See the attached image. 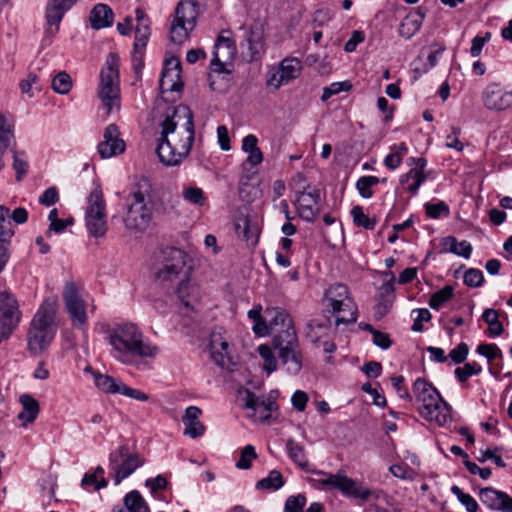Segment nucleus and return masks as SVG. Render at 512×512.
Returning a JSON list of instances; mask_svg holds the SVG:
<instances>
[{"mask_svg":"<svg viewBox=\"0 0 512 512\" xmlns=\"http://www.w3.org/2000/svg\"><path fill=\"white\" fill-rule=\"evenodd\" d=\"M301 69V61L297 58L283 59L278 68L286 84L296 79L300 75Z\"/></svg>","mask_w":512,"mask_h":512,"instance_id":"473e14b6","label":"nucleus"},{"mask_svg":"<svg viewBox=\"0 0 512 512\" xmlns=\"http://www.w3.org/2000/svg\"><path fill=\"white\" fill-rule=\"evenodd\" d=\"M144 50L145 47H136L134 44L131 60L136 74H140L144 67Z\"/></svg>","mask_w":512,"mask_h":512,"instance_id":"0e129e2a","label":"nucleus"},{"mask_svg":"<svg viewBox=\"0 0 512 512\" xmlns=\"http://www.w3.org/2000/svg\"><path fill=\"white\" fill-rule=\"evenodd\" d=\"M58 301L56 297L44 300L34 315L27 333V346L31 355H41L52 343L57 332L55 315Z\"/></svg>","mask_w":512,"mask_h":512,"instance_id":"7ed1b4c3","label":"nucleus"},{"mask_svg":"<svg viewBox=\"0 0 512 512\" xmlns=\"http://www.w3.org/2000/svg\"><path fill=\"white\" fill-rule=\"evenodd\" d=\"M238 393L241 396L243 407L245 409L252 410L253 413L251 414V417H255L257 411L260 409V400L256 397V395L253 392L246 388L240 389Z\"/></svg>","mask_w":512,"mask_h":512,"instance_id":"09e8293b","label":"nucleus"},{"mask_svg":"<svg viewBox=\"0 0 512 512\" xmlns=\"http://www.w3.org/2000/svg\"><path fill=\"white\" fill-rule=\"evenodd\" d=\"M14 142L13 123L8 120L6 115L0 112V170L4 168L2 158L7 148Z\"/></svg>","mask_w":512,"mask_h":512,"instance_id":"2f4dec72","label":"nucleus"},{"mask_svg":"<svg viewBox=\"0 0 512 512\" xmlns=\"http://www.w3.org/2000/svg\"><path fill=\"white\" fill-rule=\"evenodd\" d=\"M468 352V345L464 342H461L450 351L448 356L455 364H461L466 360Z\"/></svg>","mask_w":512,"mask_h":512,"instance_id":"e2e57ef3","label":"nucleus"},{"mask_svg":"<svg viewBox=\"0 0 512 512\" xmlns=\"http://www.w3.org/2000/svg\"><path fill=\"white\" fill-rule=\"evenodd\" d=\"M306 502L303 494L291 495L286 499L284 512H303Z\"/></svg>","mask_w":512,"mask_h":512,"instance_id":"864d4df0","label":"nucleus"},{"mask_svg":"<svg viewBox=\"0 0 512 512\" xmlns=\"http://www.w3.org/2000/svg\"><path fill=\"white\" fill-rule=\"evenodd\" d=\"M126 145L120 138V131L116 124L106 127L103 134V141L98 144L97 150L101 158L107 159L119 155L125 151Z\"/></svg>","mask_w":512,"mask_h":512,"instance_id":"6ab92c4d","label":"nucleus"},{"mask_svg":"<svg viewBox=\"0 0 512 512\" xmlns=\"http://www.w3.org/2000/svg\"><path fill=\"white\" fill-rule=\"evenodd\" d=\"M258 352L260 356L264 359V369L270 374L277 369V361L273 355L270 347L266 345H261L258 348Z\"/></svg>","mask_w":512,"mask_h":512,"instance_id":"6e6d98bb","label":"nucleus"},{"mask_svg":"<svg viewBox=\"0 0 512 512\" xmlns=\"http://www.w3.org/2000/svg\"><path fill=\"white\" fill-rule=\"evenodd\" d=\"M119 57L110 53L107 56L105 67L100 72V86L98 96L102 101L106 114H110L114 108H120L119 90Z\"/></svg>","mask_w":512,"mask_h":512,"instance_id":"423d86ee","label":"nucleus"},{"mask_svg":"<svg viewBox=\"0 0 512 512\" xmlns=\"http://www.w3.org/2000/svg\"><path fill=\"white\" fill-rule=\"evenodd\" d=\"M112 355L124 364H132L136 358H155L159 347L144 340L140 328L130 322L115 325L108 331Z\"/></svg>","mask_w":512,"mask_h":512,"instance_id":"f03ea898","label":"nucleus"},{"mask_svg":"<svg viewBox=\"0 0 512 512\" xmlns=\"http://www.w3.org/2000/svg\"><path fill=\"white\" fill-rule=\"evenodd\" d=\"M199 15V6L195 0H181L170 25V40L175 44L184 43L194 30Z\"/></svg>","mask_w":512,"mask_h":512,"instance_id":"0eeeda50","label":"nucleus"},{"mask_svg":"<svg viewBox=\"0 0 512 512\" xmlns=\"http://www.w3.org/2000/svg\"><path fill=\"white\" fill-rule=\"evenodd\" d=\"M114 13L112 9L106 5L99 3L93 7L90 12L89 20L91 27L95 30L110 27L113 23Z\"/></svg>","mask_w":512,"mask_h":512,"instance_id":"c85d7f7f","label":"nucleus"},{"mask_svg":"<svg viewBox=\"0 0 512 512\" xmlns=\"http://www.w3.org/2000/svg\"><path fill=\"white\" fill-rule=\"evenodd\" d=\"M77 2V0H49L46 7V20L49 28L47 33L55 34L64 14Z\"/></svg>","mask_w":512,"mask_h":512,"instance_id":"412c9836","label":"nucleus"},{"mask_svg":"<svg viewBox=\"0 0 512 512\" xmlns=\"http://www.w3.org/2000/svg\"><path fill=\"white\" fill-rule=\"evenodd\" d=\"M59 200V195L56 187H49L39 197L40 204L44 206H51Z\"/></svg>","mask_w":512,"mask_h":512,"instance_id":"338daca9","label":"nucleus"},{"mask_svg":"<svg viewBox=\"0 0 512 512\" xmlns=\"http://www.w3.org/2000/svg\"><path fill=\"white\" fill-rule=\"evenodd\" d=\"M427 176L424 171L420 169H410V171L403 176H401V183L408 182L410 179L413 180V183L409 185L408 191L415 195L421 186V184L426 180Z\"/></svg>","mask_w":512,"mask_h":512,"instance_id":"a19ab883","label":"nucleus"},{"mask_svg":"<svg viewBox=\"0 0 512 512\" xmlns=\"http://www.w3.org/2000/svg\"><path fill=\"white\" fill-rule=\"evenodd\" d=\"M244 32V40L240 43L243 57L249 61H257L264 53V37L260 29L241 27Z\"/></svg>","mask_w":512,"mask_h":512,"instance_id":"a211bd4d","label":"nucleus"},{"mask_svg":"<svg viewBox=\"0 0 512 512\" xmlns=\"http://www.w3.org/2000/svg\"><path fill=\"white\" fill-rule=\"evenodd\" d=\"M201 414L202 411L197 406H189L186 408L182 417V422L185 426V435H188L191 438H197L204 434L205 426L199 420Z\"/></svg>","mask_w":512,"mask_h":512,"instance_id":"b1692460","label":"nucleus"},{"mask_svg":"<svg viewBox=\"0 0 512 512\" xmlns=\"http://www.w3.org/2000/svg\"><path fill=\"white\" fill-rule=\"evenodd\" d=\"M160 126L158 158L165 166H178L188 157L194 142L193 113L187 105L168 106Z\"/></svg>","mask_w":512,"mask_h":512,"instance_id":"f257e3e1","label":"nucleus"},{"mask_svg":"<svg viewBox=\"0 0 512 512\" xmlns=\"http://www.w3.org/2000/svg\"><path fill=\"white\" fill-rule=\"evenodd\" d=\"M424 207L426 215L432 219H437L441 216L447 217L450 214L449 206L444 201L426 203Z\"/></svg>","mask_w":512,"mask_h":512,"instance_id":"3c124183","label":"nucleus"},{"mask_svg":"<svg viewBox=\"0 0 512 512\" xmlns=\"http://www.w3.org/2000/svg\"><path fill=\"white\" fill-rule=\"evenodd\" d=\"M183 88L181 80V63L178 58L166 59L159 80L161 93L179 92Z\"/></svg>","mask_w":512,"mask_h":512,"instance_id":"f3484780","label":"nucleus"},{"mask_svg":"<svg viewBox=\"0 0 512 512\" xmlns=\"http://www.w3.org/2000/svg\"><path fill=\"white\" fill-rule=\"evenodd\" d=\"M128 209L124 223L129 230L144 232L150 225L152 209L145 202V194L140 190L133 191L128 196Z\"/></svg>","mask_w":512,"mask_h":512,"instance_id":"1a4fd4ad","label":"nucleus"},{"mask_svg":"<svg viewBox=\"0 0 512 512\" xmlns=\"http://www.w3.org/2000/svg\"><path fill=\"white\" fill-rule=\"evenodd\" d=\"M330 326V320L327 319L325 322H319L318 320H311L307 324L308 331L306 332L307 338L310 339L311 342L317 343L319 340V335L316 333L315 329H327Z\"/></svg>","mask_w":512,"mask_h":512,"instance_id":"680f3d73","label":"nucleus"},{"mask_svg":"<svg viewBox=\"0 0 512 512\" xmlns=\"http://www.w3.org/2000/svg\"><path fill=\"white\" fill-rule=\"evenodd\" d=\"M291 402H292L293 407L297 411L302 412L306 408V405H307V402H308V395L304 391L297 390V391H295L293 393L292 398H291Z\"/></svg>","mask_w":512,"mask_h":512,"instance_id":"774afa93","label":"nucleus"},{"mask_svg":"<svg viewBox=\"0 0 512 512\" xmlns=\"http://www.w3.org/2000/svg\"><path fill=\"white\" fill-rule=\"evenodd\" d=\"M228 342L220 334H212L210 338V354L212 360L221 367H229L231 358L228 353Z\"/></svg>","mask_w":512,"mask_h":512,"instance_id":"a878e982","label":"nucleus"},{"mask_svg":"<svg viewBox=\"0 0 512 512\" xmlns=\"http://www.w3.org/2000/svg\"><path fill=\"white\" fill-rule=\"evenodd\" d=\"M328 306L331 308V313L348 312V316L341 315L336 318L335 324H350L355 323L357 320V305L354 300L349 296V291L344 284L331 285L325 293Z\"/></svg>","mask_w":512,"mask_h":512,"instance_id":"6e6552de","label":"nucleus"},{"mask_svg":"<svg viewBox=\"0 0 512 512\" xmlns=\"http://www.w3.org/2000/svg\"><path fill=\"white\" fill-rule=\"evenodd\" d=\"M284 485V480L278 470H271L267 477L259 480L256 483L257 489H273L278 490Z\"/></svg>","mask_w":512,"mask_h":512,"instance_id":"ea45409f","label":"nucleus"},{"mask_svg":"<svg viewBox=\"0 0 512 512\" xmlns=\"http://www.w3.org/2000/svg\"><path fill=\"white\" fill-rule=\"evenodd\" d=\"M416 400L421 403L418 410L422 417L444 426L451 421L450 406L442 399L438 390L424 378H417L413 385Z\"/></svg>","mask_w":512,"mask_h":512,"instance_id":"20e7f679","label":"nucleus"},{"mask_svg":"<svg viewBox=\"0 0 512 512\" xmlns=\"http://www.w3.org/2000/svg\"><path fill=\"white\" fill-rule=\"evenodd\" d=\"M182 197L187 202L198 206H203L207 199L203 190L196 186L185 187L182 191Z\"/></svg>","mask_w":512,"mask_h":512,"instance_id":"c03bdc74","label":"nucleus"},{"mask_svg":"<svg viewBox=\"0 0 512 512\" xmlns=\"http://www.w3.org/2000/svg\"><path fill=\"white\" fill-rule=\"evenodd\" d=\"M255 447L253 445H246L240 453V458L236 463V467L241 470H247L252 467L253 460L257 459Z\"/></svg>","mask_w":512,"mask_h":512,"instance_id":"49530a36","label":"nucleus"},{"mask_svg":"<svg viewBox=\"0 0 512 512\" xmlns=\"http://www.w3.org/2000/svg\"><path fill=\"white\" fill-rule=\"evenodd\" d=\"M235 230L239 237L243 238L247 242L256 244L257 242V229L252 227L247 218H240L235 223Z\"/></svg>","mask_w":512,"mask_h":512,"instance_id":"58836bf2","label":"nucleus"},{"mask_svg":"<svg viewBox=\"0 0 512 512\" xmlns=\"http://www.w3.org/2000/svg\"><path fill=\"white\" fill-rule=\"evenodd\" d=\"M380 183V179L376 176H363L356 182V189L363 198H371L373 191L371 188Z\"/></svg>","mask_w":512,"mask_h":512,"instance_id":"37998d69","label":"nucleus"},{"mask_svg":"<svg viewBox=\"0 0 512 512\" xmlns=\"http://www.w3.org/2000/svg\"><path fill=\"white\" fill-rule=\"evenodd\" d=\"M477 353L486 357L488 361L502 358V351L496 344H480L477 347Z\"/></svg>","mask_w":512,"mask_h":512,"instance_id":"bf43d9fd","label":"nucleus"},{"mask_svg":"<svg viewBox=\"0 0 512 512\" xmlns=\"http://www.w3.org/2000/svg\"><path fill=\"white\" fill-rule=\"evenodd\" d=\"M265 313L270 317L269 327L273 336L290 330L295 331L292 318L284 309L279 307L267 308Z\"/></svg>","mask_w":512,"mask_h":512,"instance_id":"5701e85b","label":"nucleus"},{"mask_svg":"<svg viewBox=\"0 0 512 512\" xmlns=\"http://www.w3.org/2000/svg\"><path fill=\"white\" fill-rule=\"evenodd\" d=\"M351 216L353 218V222L358 227H363L368 230H373L376 226V219L369 218L364 212L361 206H354L351 209Z\"/></svg>","mask_w":512,"mask_h":512,"instance_id":"79ce46f5","label":"nucleus"},{"mask_svg":"<svg viewBox=\"0 0 512 512\" xmlns=\"http://www.w3.org/2000/svg\"><path fill=\"white\" fill-rule=\"evenodd\" d=\"M274 348L278 350V357L291 374H297L302 367L301 354L298 351V338L296 331H286L273 336Z\"/></svg>","mask_w":512,"mask_h":512,"instance_id":"9d476101","label":"nucleus"},{"mask_svg":"<svg viewBox=\"0 0 512 512\" xmlns=\"http://www.w3.org/2000/svg\"><path fill=\"white\" fill-rule=\"evenodd\" d=\"M85 222L89 233L93 237H103L106 234L108 227L105 202L102 191L98 188L94 189L88 197Z\"/></svg>","mask_w":512,"mask_h":512,"instance_id":"f8f14e48","label":"nucleus"},{"mask_svg":"<svg viewBox=\"0 0 512 512\" xmlns=\"http://www.w3.org/2000/svg\"><path fill=\"white\" fill-rule=\"evenodd\" d=\"M413 312L417 313V317L414 319L412 330L415 332H421L423 330V322H428L431 319V313L428 309H415Z\"/></svg>","mask_w":512,"mask_h":512,"instance_id":"69168bd1","label":"nucleus"},{"mask_svg":"<svg viewBox=\"0 0 512 512\" xmlns=\"http://www.w3.org/2000/svg\"><path fill=\"white\" fill-rule=\"evenodd\" d=\"M93 377L96 387L104 393L122 394L138 401H147L149 398L148 395L141 390L131 388L107 374L93 372Z\"/></svg>","mask_w":512,"mask_h":512,"instance_id":"2eb2a0df","label":"nucleus"},{"mask_svg":"<svg viewBox=\"0 0 512 512\" xmlns=\"http://www.w3.org/2000/svg\"><path fill=\"white\" fill-rule=\"evenodd\" d=\"M319 200L320 193L318 190L301 192L296 201L299 216L307 222L315 221L318 215V209L315 208V205L318 204Z\"/></svg>","mask_w":512,"mask_h":512,"instance_id":"4be33fe9","label":"nucleus"},{"mask_svg":"<svg viewBox=\"0 0 512 512\" xmlns=\"http://www.w3.org/2000/svg\"><path fill=\"white\" fill-rule=\"evenodd\" d=\"M286 449L291 460L300 468L304 469L308 466V459L305 454L304 447L293 439H288Z\"/></svg>","mask_w":512,"mask_h":512,"instance_id":"c9c22d12","label":"nucleus"},{"mask_svg":"<svg viewBox=\"0 0 512 512\" xmlns=\"http://www.w3.org/2000/svg\"><path fill=\"white\" fill-rule=\"evenodd\" d=\"M483 101L490 110H505L512 105V93L503 90L498 84H491L483 93Z\"/></svg>","mask_w":512,"mask_h":512,"instance_id":"aec40b11","label":"nucleus"},{"mask_svg":"<svg viewBox=\"0 0 512 512\" xmlns=\"http://www.w3.org/2000/svg\"><path fill=\"white\" fill-rule=\"evenodd\" d=\"M236 48L234 41L229 37H224L220 35L217 38L215 44V59L219 60L220 58L225 59L226 61L232 60L235 54Z\"/></svg>","mask_w":512,"mask_h":512,"instance_id":"f704fd0d","label":"nucleus"},{"mask_svg":"<svg viewBox=\"0 0 512 512\" xmlns=\"http://www.w3.org/2000/svg\"><path fill=\"white\" fill-rule=\"evenodd\" d=\"M484 276L481 270L476 268L468 269L464 274V283L468 287L476 288L483 285Z\"/></svg>","mask_w":512,"mask_h":512,"instance_id":"4d7b16f0","label":"nucleus"},{"mask_svg":"<svg viewBox=\"0 0 512 512\" xmlns=\"http://www.w3.org/2000/svg\"><path fill=\"white\" fill-rule=\"evenodd\" d=\"M260 409L257 411L259 413L258 419L262 422L268 421L272 417V411L278 408V405L273 400H260Z\"/></svg>","mask_w":512,"mask_h":512,"instance_id":"052dcab7","label":"nucleus"},{"mask_svg":"<svg viewBox=\"0 0 512 512\" xmlns=\"http://www.w3.org/2000/svg\"><path fill=\"white\" fill-rule=\"evenodd\" d=\"M316 474L323 476L316 480L321 488H334L339 490L343 495L353 498L367 500L372 492L365 487L358 486L353 479L342 474H331L324 471H317Z\"/></svg>","mask_w":512,"mask_h":512,"instance_id":"ddd939ff","label":"nucleus"},{"mask_svg":"<svg viewBox=\"0 0 512 512\" xmlns=\"http://www.w3.org/2000/svg\"><path fill=\"white\" fill-rule=\"evenodd\" d=\"M174 288L182 304L186 308L194 309L200 300V290L195 283L191 282L190 277L188 280L181 281Z\"/></svg>","mask_w":512,"mask_h":512,"instance_id":"bb28decb","label":"nucleus"},{"mask_svg":"<svg viewBox=\"0 0 512 512\" xmlns=\"http://www.w3.org/2000/svg\"><path fill=\"white\" fill-rule=\"evenodd\" d=\"M23 155L24 153H18L17 151H14L13 168L16 172L17 181L22 180L28 169V162L24 157H22Z\"/></svg>","mask_w":512,"mask_h":512,"instance_id":"13d9d810","label":"nucleus"},{"mask_svg":"<svg viewBox=\"0 0 512 512\" xmlns=\"http://www.w3.org/2000/svg\"><path fill=\"white\" fill-rule=\"evenodd\" d=\"M425 15L422 8H418L415 12L409 13L399 25V35L406 39L413 37L420 30Z\"/></svg>","mask_w":512,"mask_h":512,"instance_id":"cd10ccee","label":"nucleus"},{"mask_svg":"<svg viewBox=\"0 0 512 512\" xmlns=\"http://www.w3.org/2000/svg\"><path fill=\"white\" fill-rule=\"evenodd\" d=\"M20 311L15 297L7 292H0V343L7 340L18 326Z\"/></svg>","mask_w":512,"mask_h":512,"instance_id":"4468645a","label":"nucleus"},{"mask_svg":"<svg viewBox=\"0 0 512 512\" xmlns=\"http://www.w3.org/2000/svg\"><path fill=\"white\" fill-rule=\"evenodd\" d=\"M352 85L349 81L343 82H334L327 87L323 88V93L321 96L322 101L328 100L331 96L337 95L342 91H349Z\"/></svg>","mask_w":512,"mask_h":512,"instance_id":"5fc2aeb1","label":"nucleus"},{"mask_svg":"<svg viewBox=\"0 0 512 512\" xmlns=\"http://www.w3.org/2000/svg\"><path fill=\"white\" fill-rule=\"evenodd\" d=\"M510 496L492 487H485L479 491V499L483 505L491 510L504 512Z\"/></svg>","mask_w":512,"mask_h":512,"instance_id":"393cba45","label":"nucleus"},{"mask_svg":"<svg viewBox=\"0 0 512 512\" xmlns=\"http://www.w3.org/2000/svg\"><path fill=\"white\" fill-rule=\"evenodd\" d=\"M143 464L144 459L137 453H131L127 445H121L109 455V467L114 471L115 485H119Z\"/></svg>","mask_w":512,"mask_h":512,"instance_id":"9b49d317","label":"nucleus"},{"mask_svg":"<svg viewBox=\"0 0 512 512\" xmlns=\"http://www.w3.org/2000/svg\"><path fill=\"white\" fill-rule=\"evenodd\" d=\"M71 87L72 81L66 72L58 73L52 80V88L56 93L67 94Z\"/></svg>","mask_w":512,"mask_h":512,"instance_id":"603ef678","label":"nucleus"},{"mask_svg":"<svg viewBox=\"0 0 512 512\" xmlns=\"http://www.w3.org/2000/svg\"><path fill=\"white\" fill-rule=\"evenodd\" d=\"M453 297V288L445 286L441 290L433 293L429 299V305L434 310H439L440 307Z\"/></svg>","mask_w":512,"mask_h":512,"instance_id":"a18cd8bd","label":"nucleus"},{"mask_svg":"<svg viewBox=\"0 0 512 512\" xmlns=\"http://www.w3.org/2000/svg\"><path fill=\"white\" fill-rule=\"evenodd\" d=\"M482 367L477 362L466 363L463 367L455 369L454 373L459 382L464 383L470 376L478 375Z\"/></svg>","mask_w":512,"mask_h":512,"instance_id":"de8ad7c7","label":"nucleus"},{"mask_svg":"<svg viewBox=\"0 0 512 512\" xmlns=\"http://www.w3.org/2000/svg\"><path fill=\"white\" fill-rule=\"evenodd\" d=\"M137 27L135 29V42L136 47H146L148 39L150 37V25L151 21L146 13L141 9L135 10Z\"/></svg>","mask_w":512,"mask_h":512,"instance_id":"7c9ffc66","label":"nucleus"},{"mask_svg":"<svg viewBox=\"0 0 512 512\" xmlns=\"http://www.w3.org/2000/svg\"><path fill=\"white\" fill-rule=\"evenodd\" d=\"M63 298L72 321L78 325H84L87 321L86 308L73 281L66 282Z\"/></svg>","mask_w":512,"mask_h":512,"instance_id":"dca6fc26","label":"nucleus"},{"mask_svg":"<svg viewBox=\"0 0 512 512\" xmlns=\"http://www.w3.org/2000/svg\"><path fill=\"white\" fill-rule=\"evenodd\" d=\"M451 492L457 497L458 501L463 504L467 512H477L478 503L469 494L464 493L458 486L451 487Z\"/></svg>","mask_w":512,"mask_h":512,"instance_id":"8fccbe9b","label":"nucleus"},{"mask_svg":"<svg viewBox=\"0 0 512 512\" xmlns=\"http://www.w3.org/2000/svg\"><path fill=\"white\" fill-rule=\"evenodd\" d=\"M13 235L14 230L10 220L9 209L4 206H0V244L11 245Z\"/></svg>","mask_w":512,"mask_h":512,"instance_id":"72a5a7b5","label":"nucleus"},{"mask_svg":"<svg viewBox=\"0 0 512 512\" xmlns=\"http://www.w3.org/2000/svg\"><path fill=\"white\" fill-rule=\"evenodd\" d=\"M162 265L156 273V280L164 288H174L188 280L193 270V259L183 250L167 247L162 251Z\"/></svg>","mask_w":512,"mask_h":512,"instance_id":"39448f33","label":"nucleus"},{"mask_svg":"<svg viewBox=\"0 0 512 512\" xmlns=\"http://www.w3.org/2000/svg\"><path fill=\"white\" fill-rule=\"evenodd\" d=\"M124 505L128 512H150V509L139 491L133 490L124 497Z\"/></svg>","mask_w":512,"mask_h":512,"instance_id":"e433bc0d","label":"nucleus"},{"mask_svg":"<svg viewBox=\"0 0 512 512\" xmlns=\"http://www.w3.org/2000/svg\"><path fill=\"white\" fill-rule=\"evenodd\" d=\"M483 320L488 325V335L490 337H497L502 334L504 328L498 319V313L492 308H487L482 314Z\"/></svg>","mask_w":512,"mask_h":512,"instance_id":"4c0bfd02","label":"nucleus"},{"mask_svg":"<svg viewBox=\"0 0 512 512\" xmlns=\"http://www.w3.org/2000/svg\"><path fill=\"white\" fill-rule=\"evenodd\" d=\"M19 402L22 405V411L18 414V419L22 421V426L33 423L40 411L38 401L30 394H23Z\"/></svg>","mask_w":512,"mask_h":512,"instance_id":"c756f323","label":"nucleus"}]
</instances>
